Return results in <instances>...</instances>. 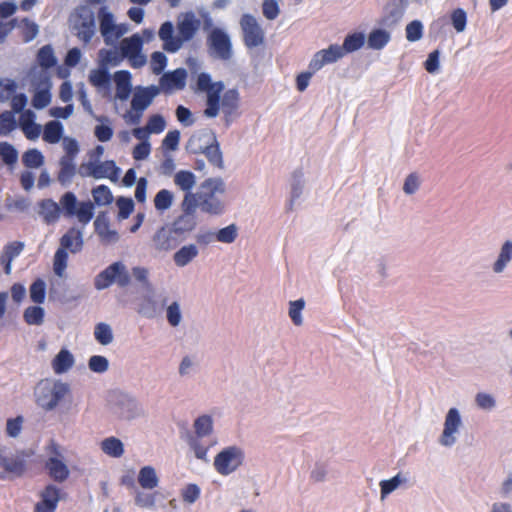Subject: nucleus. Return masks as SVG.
I'll use <instances>...</instances> for the list:
<instances>
[{
    "mask_svg": "<svg viewBox=\"0 0 512 512\" xmlns=\"http://www.w3.org/2000/svg\"><path fill=\"white\" fill-rule=\"evenodd\" d=\"M390 40V34L382 29L373 30L368 36V46L372 49H382Z\"/></svg>",
    "mask_w": 512,
    "mask_h": 512,
    "instance_id": "f704fd0d",
    "label": "nucleus"
},
{
    "mask_svg": "<svg viewBox=\"0 0 512 512\" xmlns=\"http://www.w3.org/2000/svg\"><path fill=\"white\" fill-rule=\"evenodd\" d=\"M423 35V25L419 20H413L406 26V38L410 42L421 39Z\"/></svg>",
    "mask_w": 512,
    "mask_h": 512,
    "instance_id": "13d9d810",
    "label": "nucleus"
},
{
    "mask_svg": "<svg viewBox=\"0 0 512 512\" xmlns=\"http://www.w3.org/2000/svg\"><path fill=\"white\" fill-rule=\"evenodd\" d=\"M196 89L200 92H206L205 116L214 118L219 114L220 106L226 117L234 115L240 102V96L236 89H229L224 92L220 104L221 94L224 91V83L221 81L212 82L208 73H200L197 77Z\"/></svg>",
    "mask_w": 512,
    "mask_h": 512,
    "instance_id": "f03ea898",
    "label": "nucleus"
},
{
    "mask_svg": "<svg viewBox=\"0 0 512 512\" xmlns=\"http://www.w3.org/2000/svg\"><path fill=\"white\" fill-rule=\"evenodd\" d=\"M64 495L61 489L53 484L45 486L39 493L40 500L35 504L33 512H55Z\"/></svg>",
    "mask_w": 512,
    "mask_h": 512,
    "instance_id": "f8f14e48",
    "label": "nucleus"
},
{
    "mask_svg": "<svg viewBox=\"0 0 512 512\" xmlns=\"http://www.w3.org/2000/svg\"><path fill=\"white\" fill-rule=\"evenodd\" d=\"M114 81L116 84V98L120 100L128 99L132 90L130 72L127 70L115 72Z\"/></svg>",
    "mask_w": 512,
    "mask_h": 512,
    "instance_id": "5701e85b",
    "label": "nucleus"
},
{
    "mask_svg": "<svg viewBox=\"0 0 512 512\" xmlns=\"http://www.w3.org/2000/svg\"><path fill=\"white\" fill-rule=\"evenodd\" d=\"M73 364V355L67 349H62L53 359L52 368L56 374H62L67 372Z\"/></svg>",
    "mask_w": 512,
    "mask_h": 512,
    "instance_id": "a878e982",
    "label": "nucleus"
},
{
    "mask_svg": "<svg viewBox=\"0 0 512 512\" xmlns=\"http://www.w3.org/2000/svg\"><path fill=\"white\" fill-rule=\"evenodd\" d=\"M83 238L80 230L72 227L60 238V249L77 253L82 250Z\"/></svg>",
    "mask_w": 512,
    "mask_h": 512,
    "instance_id": "4be33fe9",
    "label": "nucleus"
},
{
    "mask_svg": "<svg viewBox=\"0 0 512 512\" xmlns=\"http://www.w3.org/2000/svg\"><path fill=\"white\" fill-rule=\"evenodd\" d=\"M21 35L24 42L32 41L38 34V25L28 18H23L19 23Z\"/></svg>",
    "mask_w": 512,
    "mask_h": 512,
    "instance_id": "a19ab883",
    "label": "nucleus"
},
{
    "mask_svg": "<svg viewBox=\"0 0 512 512\" xmlns=\"http://www.w3.org/2000/svg\"><path fill=\"white\" fill-rule=\"evenodd\" d=\"M365 42V37L362 33H353L346 36L343 45V56L345 53H350L359 50Z\"/></svg>",
    "mask_w": 512,
    "mask_h": 512,
    "instance_id": "e433bc0d",
    "label": "nucleus"
},
{
    "mask_svg": "<svg viewBox=\"0 0 512 512\" xmlns=\"http://www.w3.org/2000/svg\"><path fill=\"white\" fill-rule=\"evenodd\" d=\"M167 65V57L164 53L156 51L152 53L151 60H150V66L151 70L154 74L159 75L163 72Z\"/></svg>",
    "mask_w": 512,
    "mask_h": 512,
    "instance_id": "4d7b16f0",
    "label": "nucleus"
},
{
    "mask_svg": "<svg viewBox=\"0 0 512 512\" xmlns=\"http://www.w3.org/2000/svg\"><path fill=\"white\" fill-rule=\"evenodd\" d=\"M239 23L243 42L247 48H255L264 44L265 32L253 15L243 14Z\"/></svg>",
    "mask_w": 512,
    "mask_h": 512,
    "instance_id": "6e6552de",
    "label": "nucleus"
},
{
    "mask_svg": "<svg viewBox=\"0 0 512 512\" xmlns=\"http://www.w3.org/2000/svg\"><path fill=\"white\" fill-rule=\"evenodd\" d=\"M262 12L266 19L274 20L279 15L280 9L276 0H264Z\"/></svg>",
    "mask_w": 512,
    "mask_h": 512,
    "instance_id": "e2e57ef3",
    "label": "nucleus"
},
{
    "mask_svg": "<svg viewBox=\"0 0 512 512\" xmlns=\"http://www.w3.org/2000/svg\"><path fill=\"white\" fill-rule=\"evenodd\" d=\"M51 102V94L48 89H41L35 92L32 98V105L36 109H43Z\"/></svg>",
    "mask_w": 512,
    "mask_h": 512,
    "instance_id": "bf43d9fd",
    "label": "nucleus"
},
{
    "mask_svg": "<svg viewBox=\"0 0 512 512\" xmlns=\"http://www.w3.org/2000/svg\"><path fill=\"white\" fill-rule=\"evenodd\" d=\"M63 135V125L56 120L49 121L45 124L43 129V140L50 144H55L60 141Z\"/></svg>",
    "mask_w": 512,
    "mask_h": 512,
    "instance_id": "c85d7f7f",
    "label": "nucleus"
},
{
    "mask_svg": "<svg viewBox=\"0 0 512 512\" xmlns=\"http://www.w3.org/2000/svg\"><path fill=\"white\" fill-rule=\"evenodd\" d=\"M451 22L457 32H463L467 24V14L462 8L454 9L451 13Z\"/></svg>",
    "mask_w": 512,
    "mask_h": 512,
    "instance_id": "5fc2aeb1",
    "label": "nucleus"
},
{
    "mask_svg": "<svg viewBox=\"0 0 512 512\" xmlns=\"http://www.w3.org/2000/svg\"><path fill=\"white\" fill-rule=\"evenodd\" d=\"M0 157L5 164L12 166L17 162L18 152L10 143L1 142Z\"/></svg>",
    "mask_w": 512,
    "mask_h": 512,
    "instance_id": "49530a36",
    "label": "nucleus"
},
{
    "mask_svg": "<svg viewBox=\"0 0 512 512\" xmlns=\"http://www.w3.org/2000/svg\"><path fill=\"white\" fill-rule=\"evenodd\" d=\"M100 32L106 43L119 39L125 32L123 25H116L113 14L106 6H102L98 11Z\"/></svg>",
    "mask_w": 512,
    "mask_h": 512,
    "instance_id": "9b49d317",
    "label": "nucleus"
},
{
    "mask_svg": "<svg viewBox=\"0 0 512 512\" xmlns=\"http://www.w3.org/2000/svg\"><path fill=\"white\" fill-rule=\"evenodd\" d=\"M101 449L105 454L114 458H119L124 454L123 443L114 436L105 438L101 442Z\"/></svg>",
    "mask_w": 512,
    "mask_h": 512,
    "instance_id": "2f4dec72",
    "label": "nucleus"
},
{
    "mask_svg": "<svg viewBox=\"0 0 512 512\" xmlns=\"http://www.w3.org/2000/svg\"><path fill=\"white\" fill-rule=\"evenodd\" d=\"M95 34V21L93 14L84 19L78 27V37L85 43H89Z\"/></svg>",
    "mask_w": 512,
    "mask_h": 512,
    "instance_id": "c9c22d12",
    "label": "nucleus"
},
{
    "mask_svg": "<svg viewBox=\"0 0 512 512\" xmlns=\"http://www.w3.org/2000/svg\"><path fill=\"white\" fill-rule=\"evenodd\" d=\"M16 126V119L12 111H4L0 114V135L10 134Z\"/></svg>",
    "mask_w": 512,
    "mask_h": 512,
    "instance_id": "37998d69",
    "label": "nucleus"
},
{
    "mask_svg": "<svg viewBox=\"0 0 512 512\" xmlns=\"http://www.w3.org/2000/svg\"><path fill=\"white\" fill-rule=\"evenodd\" d=\"M48 451L51 456L45 461L44 468L47 471L49 477L55 482L62 483L69 477L70 471L64 457L59 449L58 444L54 441L48 446Z\"/></svg>",
    "mask_w": 512,
    "mask_h": 512,
    "instance_id": "0eeeda50",
    "label": "nucleus"
},
{
    "mask_svg": "<svg viewBox=\"0 0 512 512\" xmlns=\"http://www.w3.org/2000/svg\"><path fill=\"white\" fill-rule=\"evenodd\" d=\"M89 369L96 373H103L107 371L109 363L104 356L94 355L89 359Z\"/></svg>",
    "mask_w": 512,
    "mask_h": 512,
    "instance_id": "052dcab7",
    "label": "nucleus"
},
{
    "mask_svg": "<svg viewBox=\"0 0 512 512\" xmlns=\"http://www.w3.org/2000/svg\"><path fill=\"white\" fill-rule=\"evenodd\" d=\"M196 225V215L182 213L173 221L171 227L184 240L186 235L195 229Z\"/></svg>",
    "mask_w": 512,
    "mask_h": 512,
    "instance_id": "b1692460",
    "label": "nucleus"
},
{
    "mask_svg": "<svg viewBox=\"0 0 512 512\" xmlns=\"http://www.w3.org/2000/svg\"><path fill=\"white\" fill-rule=\"evenodd\" d=\"M461 425V418L456 408H451L445 418L444 430L440 438L443 446H452L455 443L454 433Z\"/></svg>",
    "mask_w": 512,
    "mask_h": 512,
    "instance_id": "dca6fc26",
    "label": "nucleus"
},
{
    "mask_svg": "<svg viewBox=\"0 0 512 512\" xmlns=\"http://www.w3.org/2000/svg\"><path fill=\"white\" fill-rule=\"evenodd\" d=\"M210 54L221 60H229L232 56V44L228 34L220 28L211 30L207 37Z\"/></svg>",
    "mask_w": 512,
    "mask_h": 512,
    "instance_id": "9d476101",
    "label": "nucleus"
},
{
    "mask_svg": "<svg viewBox=\"0 0 512 512\" xmlns=\"http://www.w3.org/2000/svg\"><path fill=\"white\" fill-rule=\"evenodd\" d=\"M159 88L157 86H149L135 92L131 100V108L135 112L143 113L152 103L153 99L158 95Z\"/></svg>",
    "mask_w": 512,
    "mask_h": 512,
    "instance_id": "f3484780",
    "label": "nucleus"
},
{
    "mask_svg": "<svg viewBox=\"0 0 512 512\" xmlns=\"http://www.w3.org/2000/svg\"><path fill=\"white\" fill-rule=\"evenodd\" d=\"M30 298L36 304H42L46 296V284L38 278L30 286Z\"/></svg>",
    "mask_w": 512,
    "mask_h": 512,
    "instance_id": "c03bdc74",
    "label": "nucleus"
},
{
    "mask_svg": "<svg viewBox=\"0 0 512 512\" xmlns=\"http://www.w3.org/2000/svg\"><path fill=\"white\" fill-rule=\"evenodd\" d=\"M187 72L183 68L175 69L167 72L160 78L159 84L161 89L166 92L174 90H183L186 86Z\"/></svg>",
    "mask_w": 512,
    "mask_h": 512,
    "instance_id": "2eb2a0df",
    "label": "nucleus"
},
{
    "mask_svg": "<svg viewBox=\"0 0 512 512\" xmlns=\"http://www.w3.org/2000/svg\"><path fill=\"white\" fill-rule=\"evenodd\" d=\"M180 141V132L178 130L169 131L162 141V147L168 151H175Z\"/></svg>",
    "mask_w": 512,
    "mask_h": 512,
    "instance_id": "680f3d73",
    "label": "nucleus"
},
{
    "mask_svg": "<svg viewBox=\"0 0 512 512\" xmlns=\"http://www.w3.org/2000/svg\"><path fill=\"white\" fill-rule=\"evenodd\" d=\"M37 61L44 68H51L56 65V58L50 45H45L38 51Z\"/></svg>",
    "mask_w": 512,
    "mask_h": 512,
    "instance_id": "79ce46f5",
    "label": "nucleus"
},
{
    "mask_svg": "<svg viewBox=\"0 0 512 512\" xmlns=\"http://www.w3.org/2000/svg\"><path fill=\"white\" fill-rule=\"evenodd\" d=\"M173 202V194L167 189L160 190L154 197V206L158 211L169 209Z\"/></svg>",
    "mask_w": 512,
    "mask_h": 512,
    "instance_id": "a18cd8bd",
    "label": "nucleus"
},
{
    "mask_svg": "<svg viewBox=\"0 0 512 512\" xmlns=\"http://www.w3.org/2000/svg\"><path fill=\"white\" fill-rule=\"evenodd\" d=\"M95 232L105 244L114 243L119 236L115 230L110 229V221L106 212H100L94 221Z\"/></svg>",
    "mask_w": 512,
    "mask_h": 512,
    "instance_id": "a211bd4d",
    "label": "nucleus"
},
{
    "mask_svg": "<svg viewBox=\"0 0 512 512\" xmlns=\"http://www.w3.org/2000/svg\"><path fill=\"white\" fill-rule=\"evenodd\" d=\"M305 301L303 299H298L295 301H291L289 305V316L296 326H300L302 324L301 312L304 309Z\"/></svg>",
    "mask_w": 512,
    "mask_h": 512,
    "instance_id": "864d4df0",
    "label": "nucleus"
},
{
    "mask_svg": "<svg viewBox=\"0 0 512 512\" xmlns=\"http://www.w3.org/2000/svg\"><path fill=\"white\" fill-rule=\"evenodd\" d=\"M199 206L198 193L187 192L181 202V210L184 214L195 215L196 209Z\"/></svg>",
    "mask_w": 512,
    "mask_h": 512,
    "instance_id": "8fccbe9b",
    "label": "nucleus"
},
{
    "mask_svg": "<svg viewBox=\"0 0 512 512\" xmlns=\"http://www.w3.org/2000/svg\"><path fill=\"white\" fill-rule=\"evenodd\" d=\"M59 171L57 174V180L61 185H67L71 183L73 177L76 174V166L74 160L60 158L59 160Z\"/></svg>",
    "mask_w": 512,
    "mask_h": 512,
    "instance_id": "bb28decb",
    "label": "nucleus"
},
{
    "mask_svg": "<svg viewBox=\"0 0 512 512\" xmlns=\"http://www.w3.org/2000/svg\"><path fill=\"white\" fill-rule=\"evenodd\" d=\"M118 207V218L127 219L134 210V202L131 198L119 197L116 201Z\"/></svg>",
    "mask_w": 512,
    "mask_h": 512,
    "instance_id": "603ef678",
    "label": "nucleus"
},
{
    "mask_svg": "<svg viewBox=\"0 0 512 512\" xmlns=\"http://www.w3.org/2000/svg\"><path fill=\"white\" fill-rule=\"evenodd\" d=\"M224 192L225 185L221 178H208L203 181L198 192L201 210L211 215L222 214L225 210V204L217 195H223Z\"/></svg>",
    "mask_w": 512,
    "mask_h": 512,
    "instance_id": "7ed1b4c3",
    "label": "nucleus"
},
{
    "mask_svg": "<svg viewBox=\"0 0 512 512\" xmlns=\"http://www.w3.org/2000/svg\"><path fill=\"white\" fill-rule=\"evenodd\" d=\"M138 483L143 489L152 490L158 486L159 479L152 466H144L138 474Z\"/></svg>",
    "mask_w": 512,
    "mask_h": 512,
    "instance_id": "cd10ccee",
    "label": "nucleus"
},
{
    "mask_svg": "<svg viewBox=\"0 0 512 512\" xmlns=\"http://www.w3.org/2000/svg\"><path fill=\"white\" fill-rule=\"evenodd\" d=\"M184 502L192 504L200 496V488L196 484H188L181 493Z\"/></svg>",
    "mask_w": 512,
    "mask_h": 512,
    "instance_id": "338daca9",
    "label": "nucleus"
},
{
    "mask_svg": "<svg viewBox=\"0 0 512 512\" xmlns=\"http://www.w3.org/2000/svg\"><path fill=\"white\" fill-rule=\"evenodd\" d=\"M243 461V450L237 446H229L215 456L214 468L219 474L227 476L236 471Z\"/></svg>",
    "mask_w": 512,
    "mask_h": 512,
    "instance_id": "423d86ee",
    "label": "nucleus"
},
{
    "mask_svg": "<svg viewBox=\"0 0 512 512\" xmlns=\"http://www.w3.org/2000/svg\"><path fill=\"white\" fill-rule=\"evenodd\" d=\"M196 437H204L212 432V419L208 415L198 417L194 422Z\"/></svg>",
    "mask_w": 512,
    "mask_h": 512,
    "instance_id": "de8ad7c7",
    "label": "nucleus"
},
{
    "mask_svg": "<svg viewBox=\"0 0 512 512\" xmlns=\"http://www.w3.org/2000/svg\"><path fill=\"white\" fill-rule=\"evenodd\" d=\"M22 163L26 168H39L44 164V156L37 149H29L22 155Z\"/></svg>",
    "mask_w": 512,
    "mask_h": 512,
    "instance_id": "58836bf2",
    "label": "nucleus"
},
{
    "mask_svg": "<svg viewBox=\"0 0 512 512\" xmlns=\"http://www.w3.org/2000/svg\"><path fill=\"white\" fill-rule=\"evenodd\" d=\"M343 57V49L339 45H330L327 49H322L315 53L309 63V69L313 71L320 70L324 65L334 63Z\"/></svg>",
    "mask_w": 512,
    "mask_h": 512,
    "instance_id": "4468645a",
    "label": "nucleus"
},
{
    "mask_svg": "<svg viewBox=\"0 0 512 512\" xmlns=\"http://www.w3.org/2000/svg\"><path fill=\"white\" fill-rule=\"evenodd\" d=\"M0 467L4 469V473L0 474V479L4 480L7 476L20 477L26 469L25 461L18 457H7L0 455Z\"/></svg>",
    "mask_w": 512,
    "mask_h": 512,
    "instance_id": "6ab92c4d",
    "label": "nucleus"
},
{
    "mask_svg": "<svg viewBox=\"0 0 512 512\" xmlns=\"http://www.w3.org/2000/svg\"><path fill=\"white\" fill-rule=\"evenodd\" d=\"M110 81V74L106 69L94 70L90 75V82L95 86H105Z\"/></svg>",
    "mask_w": 512,
    "mask_h": 512,
    "instance_id": "774afa93",
    "label": "nucleus"
},
{
    "mask_svg": "<svg viewBox=\"0 0 512 512\" xmlns=\"http://www.w3.org/2000/svg\"><path fill=\"white\" fill-rule=\"evenodd\" d=\"M79 174L82 177L91 176L95 179L108 178L110 180H117L119 168L113 160L103 162L89 161L81 164Z\"/></svg>",
    "mask_w": 512,
    "mask_h": 512,
    "instance_id": "1a4fd4ad",
    "label": "nucleus"
},
{
    "mask_svg": "<svg viewBox=\"0 0 512 512\" xmlns=\"http://www.w3.org/2000/svg\"><path fill=\"white\" fill-rule=\"evenodd\" d=\"M200 27V20L193 14H187L183 20L178 22V39L181 40V46L184 42L190 41Z\"/></svg>",
    "mask_w": 512,
    "mask_h": 512,
    "instance_id": "412c9836",
    "label": "nucleus"
},
{
    "mask_svg": "<svg viewBox=\"0 0 512 512\" xmlns=\"http://www.w3.org/2000/svg\"><path fill=\"white\" fill-rule=\"evenodd\" d=\"M63 147L65 150V155H63L61 158L75 160L77 154L79 153L78 142L73 138H65L63 141Z\"/></svg>",
    "mask_w": 512,
    "mask_h": 512,
    "instance_id": "0e129e2a",
    "label": "nucleus"
},
{
    "mask_svg": "<svg viewBox=\"0 0 512 512\" xmlns=\"http://www.w3.org/2000/svg\"><path fill=\"white\" fill-rule=\"evenodd\" d=\"M68 261V253L64 249L58 248L54 255L53 269L57 276H62Z\"/></svg>",
    "mask_w": 512,
    "mask_h": 512,
    "instance_id": "3c124183",
    "label": "nucleus"
},
{
    "mask_svg": "<svg viewBox=\"0 0 512 512\" xmlns=\"http://www.w3.org/2000/svg\"><path fill=\"white\" fill-rule=\"evenodd\" d=\"M153 245L158 251H169L176 248L183 239L171 226H162L153 236Z\"/></svg>",
    "mask_w": 512,
    "mask_h": 512,
    "instance_id": "ddd939ff",
    "label": "nucleus"
},
{
    "mask_svg": "<svg viewBox=\"0 0 512 512\" xmlns=\"http://www.w3.org/2000/svg\"><path fill=\"white\" fill-rule=\"evenodd\" d=\"M198 255V249L194 244H189L180 248L173 256V260L178 267H184Z\"/></svg>",
    "mask_w": 512,
    "mask_h": 512,
    "instance_id": "c756f323",
    "label": "nucleus"
},
{
    "mask_svg": "<svg viewBox=\"0 0 512 512\" xmlns=\"http://www.w3.org/2000/svg\"><path fill=\"white\" fill-rule=\"evenodd\" d=\"M94 202L93 205L107 206L113 202V195L110 188L106 185H98L91 191Z\"/></svg>",
    "mask_w": 512,
    "mask_h": 512,
    "instance_id": "473e14b6",
    "label": "nucleus"
},
{
    "mask_svg": "<svg viewBox=\"0 0 512 512\" xmlns=\"http://www.w3.org/2000/svg\"><path fill=\"white\" fill-rule=\"evenodd\" d=\"M511 258H512V242L506 241L501 248V252L499 254L497 261L494 263L493 270L496 273L502 272L504 270V268L506 267L507 263L511 260Z\"/></svg>",
    "mask_w": 512,
    "mask_h": 512,
    "instance_id": "ea45409f",
    "label": "nucleus"
},
{
    "mask_svg": "<svg viewBox=\"0 0 512 512\" xmlns=\"http://www.w3.org/2000/svg\"><path fill=\"white\" fill-rule=\"evenodd\" d=\"M17 89V85L13 80H1L0 81V101H6L10 99Z\"/></svg>",
    "mask_w": 512,
    "mask_h": 512,
    "instance_id": "69168bd1",
    "label": "nucleus"
},
{
    "mask_svg": "<svg viewBox=\"0 0 512 512\" xmlns=\"http://www.w3.org/2000/svg\"><path fill=\"white\" fill-rule=\"evenodd\" d=\"M159 38L163 41V49L169 53H175L181 48V40L174 36L172 22H164L158 32Z\"/></svg>",
    "mask_w": 512,
    "mask_h": 512,
    "instance_id": "aec40b11",
    "label": "nucleus"
},
{
    "mask_svg": "<svg viewBox=\"0 0 512 512\" xmlns=\"http://www.w3.org/2000/svg\"><path fill=\"white\" fill-rule=\"evenodd\" d=\"M44 309L40 306H29L23 313L24 321L28 325H41L44 322Z\"/></svg>",
    "mask_w": 512,
    "mask_h": 512,
    "instance_id": "4c0bfd02",
    "label": "nucleus"
},
{
    "mask_svg": "<svg viewBox=\"0 0 512 512\" xmlns=\"http://www.w3.org/2000/svg\"><path fill=\"white\" fill-rule=\"evenodd\" d=\"M174 183L185 193L192 192L196 183V178L191 171L180 170L174 176Z\"/></svg>",
    "mask_w": 512,
    "mask_h": 512,
    "instance_id": "72a5a7b5",
    "label": "nucleus"
},
{
    "mask_svg": "<svg viewBox=\"0 0 512 512\" xmlns=\"http://www.w3.org/2000/svg\"><path fill=\"white\" fill-rule=\"evenodd\" d=\"M68 392L69 387L66 383L42 380L36 386L35 400L38 406L46 411H51L57 407Z\"/></svg>",
    "mask_w": 512,
    "mask_h": 512,
    "instance_id": "20e7f679",
    "label": "nucleus"
},
{
    "mask_svg": "<svg viewBox=\"0 0 512 512\" xmlns=\"http://www.w3.org/2000/svg\"><path fill=\"white\" fill-rule=\"evenodd\" d=\"M200 151L206 156L212 165L219 169L224 167L222 152L214 135L212 136V142L204 148H200Z\"/></svg>",
    "mask_w": 512,
    "mask_h": 512,
    "instance_id": "393cba45",
    "label": "nucleus"
},
{
    "mask_svg": "<svg viewBox=\"0 0 512 512\" xmlns=\"http://www.w3.org/2000/svg\"><path fill=\"white\" fill-rule=\"evenodd\" d=\"M95 339L102 345H108L113 340L110 326L106 323H98L94 330Z\"/></svg>",
    "mask_w": 512,
    "mask_h": 512,
    "instance_id": "09e8293b",
    "label": "nucleus"
},
{
    "mask_svg": "<svg viewBox=\"0 0 512 512\" xmlns=\"http://www.w3.org/2000/svg\"><path fill=\"white\" fill-rule=\"evenodd\" d=\"M143 46L142 39L139 35L134 34L129 38H124L120 43V50L123 57L141 52Z\"/></svg>",
    "mask_w": 512,
    "mask_h": 512,
    "instance_id": "7c9ffc66",
    "label": "nucleus"
},
{
    "mask_svg": "<svg viewBox=\"0 0 512 512\" xmlns=\"http://www.w3.org/2000/svg\"><path fill=\"white\" fill-rule=\"evenodd\" d=\"M39 214L47 224L58 221L61 213L68 219H77L83 226L87 225L94 217V205L92 201H78L76 195L68 191L64 193L56 203L52 199H44L39 203Z\"/></svg>",
    "mask_w": 512,
    "mask_h": 512,
    "instance_id": "f257e3e1",
    "label": "nucleus"
},
{
    "mask_svg": "<svg viewBox=\"0 0 512 512\" xmlns=\"http://www.w3.org/2000/svg\"><path fill=\"white\" fill-rule=\"evenodd\" d=\"M237 238V227L235 224L228 225L216 233V239L222 243H232Z\"/></svg>",
    "mask_w": 512,
    "mask_h": 512,
    "instance_id": "6e6d98bb",
    "label": "nucleus"
},
{
    "mask_svg": "<svg viewBox=\"0 0 512 512\" xmlns=\"http://www.w3.org/2000/svg\"><path fill=\"white\" fill-rule=\"evenodd\" d=\"M131 277L126 266L120 262H114L100 272L94 280V286L97 290H103L117 283L119 287H126L130 284Z\"/></svg>",
    "mask_w": 512,
    "mask_h": 512,
    "instance_id": "39448f33",
    "label": "nucleus"
}]
</instances>
